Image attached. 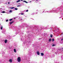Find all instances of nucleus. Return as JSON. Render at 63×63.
Listing matches in <instances>:
<instances>
[{"label": "nucleus", "mask_w": 63, "mask_h": 63, "mask_svg": "<svg viewBox=\"0 0 63 63\" xmlns=\"http://www.w3.org/2000/svg\"><path fill=\"white\" fill-rule=\"evenodd\" d=\"M52 41L53 42H54V39H53L52 40Z\"/></svg>", "instance_id": "f8f14e48"}, {"label": "nucleus", "mask_w": 63, "mask_h": 63, "mask_svg": "<svg viewBox=\"0 0 63 63\" xmlns=\"http://www.w3.org/2000/svg\"><path fill=\"white\" fill-rule=\"evenodd\" d=\"M14 21H15L13 20L12 22H9V23H10V25L12 24V23H13Z\"/></svg>", "instance_id": "f03ea898"}, {"label": "nucleus", "mask_w": 63, "mask_h": 63, "mask_svg": "<svg viewBox=\"0 0 63 63\" xmlns=\"http://www.w3.org/2000/svg\"><path fill=\"white\" fill-rule=\"evenodd\" d=\"M15 10H17V8H15Z\"/></svg>", "instance_id": "a211bd4d"}, {"label": "nucleus", "mask_w": 63, "mask_h": 63, "mask_svg": "<svg viewBox=\"0 0 63 63\" xmlns=\"http://www.w3.org/2000/svg\"><path fill=\"white\" fill-rule=\"evenodd\" d=\"M13 20V19H9V21H11V20Z\"/></svg>", "instance_id": "9b49d317"}, {"label": "nucleus", "mask_w": 63, "mask_h": 63, "mask_svg": "<svg viewBox=\"0 0 63 63\" xmlns=\"http://www.w3.org/2000/svg\"><path fill=\"white\" fill-rule=\"evenodd\" d=\"M20 5H19L17 6V7H20Z\"/></svg>", "instance_id": "412c9836"}, {"label": "nucleus", "mask_w": 63, "mask_h": 63, "mask_svg": "<svg viewBox=\"0 0 63 63\" xmlns=\"http://www.w3.org/2000/svg\"><path fill=\"white\" fill-rule=\"evenodd\" d=\"M63 40V38H62L61 40V41H62Z\"/></svg>", "instance_id": "393cba45"}, {"label": "nucleus", "mask_w": 63, "mask_h": 63, "mask_svg": "<svg viewBox=\"0 0 63 63\" xmlns=\"http://www.w3.org/2000/svg\"><path fill=\"white\" fill-rule=\"evenodd\" d=\"M20 0H18V1H16V3H18V2H20Z\"/></svg>", "instance_id": "9d476101"}, {"label": "nucleus", "mask_w": 63, "mask_h": 63, "mask_svg": "<svg viewBox=\"0 0 63 63\" xmlns=\"http://www.w3.org/2000/svg\"><path fill=\"white\" fill-rule=\"evenodd\" d=\"M17 61L18 62H20L21 61V58L20 57H18L17 58Z\"/></svg>", "instance_id": "f257e3e1"}, {"label": "nucleus", "mask_w": 63, "mask_h": 63, "mask_svg": "<svg viewBox=\"0 0 63 63\" xmlns=\"http://www.w3.org/2000/svg\"><path fill=\"white\" fill-rule=\"evenodd\" d=\"M14 52H16V49H14Z\"/></svg>", "instance_id": "423d86ee"}, {"label": "nucleus", "mask_w": 63, "mask_h": 63, "mask_svg": "<svg viewBox=\"0 0 63 63\" xmlns=\"http://www.w3.org/2000/svg\"><path fill=\"white\" fill-rule=\"evenodd\" d=\"M7 41H8V40H7L5 39L4 41V42H5V43H7Z\"/></svg>", "instance_id": "7ed1b4c3"}, {"label": "nucleus", "mask_w": 63, "mask_h": 63, "mask_svg": "<svg viewBox=\"0 0 63 63\" xmlns=\"http://www.w3.org/2000/svg\"><path fill=\"white\" fill-rule=\"evenodd\" d=\"M9 21V20H6V22H7V21Z\"/></svg>", "instance_id": "b1692460"}, {"label": "nucleus", "mask_w": 63, "mask_h": 63, "mask_svg": "<svg viewBox=\"0 0 63 63\" xmlns=\"http://www.w3.org/2000/svg\"><path fill=\"white\" fill-rule=\"evenodd\" d=\"M26 12H28V10H27L26 11Z\"/></svg>", "instance_id": "4be33fe9"}, {"label": "nucleus", "mask_w": 63, "mask_h": 63, "mask_svg": "<svg viewBox=\"0 0 63 63\" xmlns=\"http://www.w3.org/2000/svg\"><path fill=\"white\" fill-rule=\"evenodd\" d=\"M9 61L10 62H12V61L11 59L9 60Z\"/></svg>", "instance_id": "1a4fd4ad"}, {"label": "nucleus", "mask_w": 63, "mask_h": 63, "mask_svg": "<svg viewBox=\"0 0 63 63\" xmlns=\"http://www.w3.org/2000/svg\"><path fill=\"white\" fill-rule=\"evenodd\" d=\"M61 50H62V51H63V48H62L61 49Z\"/></svg>", "instance_id": "aec40b11"}, {"label": "nucleus", "mask_w": 63, "mask_h": 63, "mask_svg": "<svg viewBox=\"0 0 63 63\" xmlns=\"http://www.w3.org/2000/svg\"><path fill=\"white\" fill-rule=\"evenodd\" d=\"M3 29V27L2 26L1 28V30H2Z\"/></svg>", "instance_id": "4468645a"}, {"label": "nucleus", "mask_w": 63, "mask_h": 63, "mask_svg": "<svg viewBox=\"0 0 63 63\" xmlns=\"http://www.w3.org/2000/svg\"><path fill=\"white\" fill-rule=\"evenodd\" d=\"M24 2H25L26 3H28V2H26V1L24 0L23 1Z\"/></svg>", "instance_id": "6e6552de"}, {"label": "nucleus", "mask_w": 63, "mask_h": 63, "mask_svg": "<svg viewBox=\"0 0 63 63\" xmlns=\"http://www.w3.org/2000/svg\"><path fill=\"white\" fill-rule=\"evenodd\" d=\"M21 15H24V14L23 13H22L21 14Z\"/></svg>", "instance_id": "5701e85b"}, {"label": "nucleus", "mask_w": 63, "mask_h": 63, "mask_svg": "<svg viewBox=\"0 0 63 63\" xmlns=\"http://www.w3.org/2000/svg\"><path fill=\"white\" fill-rule=\"evenodd\" d=\"M9 12L10 13H12V10L9 11Z\"/></svg>", "instance_id": "dca6fc26"}, {"label": "nucleus", "mask_w": 63, "mask_h": 63, "mask_svg": "<svg viewBox=\"0 0 63 63\" xmlns=\"http://www.w3.org/2000/svg\"><path fill=\"white\" fill-rule=\"evenodd\" d=\"M37 54L38 55H40V53H39V51H38L37 52Z\"/></svg>", "instance_id": "39448f33"}, {"label": "nucleus", "mask_w": 63, "mask_h": 63, "mask_svg": "<svg viewBox=\"0 0 63 63\" xmlns=\"http://www.w3.org/2000/svg\"><path fill=\"white\" fill-rule=\"evenodd\" d=\"M15 7H10V9H13V8H14Z\"/></svg>", "instance_id": "ddd939ff"}, {"label": "nucleus", "mask_w": 63, "mask_h": 63, "mask_svg": "<svg viewBox=\"0 0 63 63\" xmlns=\"http://www.w3.org/2000/svg\"><path fill=\"white\" fill-rule=\"evenodd\" d=\"M54 46H55V45L54 44L53 45L52 47H54Z\"/></svg>", "instance_id": "6ab92c4d"}, {"label": "nucleus", "mask_w": 63, "mask_h": 63, "mask_svg": "<svg viewBox=\"0 0 63 63\" xmlns=\"http://www.w3.org/2000/svg\"><path fill=\"white\" fill-rule=\"evenodd\" d=\"M50 37L51 38H52V34L50 35Z\"/></svg>", "instance_id": "2eb2a0df"}, {"label": "nucleus", "mask_w": 63, "mask_h": 63, "mask_svg": "<svg viewBox=\"0 0 63 63\" xmlns=\"http://www.w3.org/2000/svg\"><path fill=\"white\" fill-rule=\"evenodd\" d=\"M51 41V38L49 39V42H50Z\"/></svg>", "instance_id": "0eeeda50"}, {"label": "nucleus", "mask_w": 63, "mask_h": 63, "mask_svg": "<svg viewBox=\"0 0 63 63\" xmlns=\"http://www.w3.org/2000/svg\"><path fill=\"white\" fill-rule=\"evenodd\" d=\"M2 13H5V12L3 11L2 12Z\"/></svg>", "instance_id": "f3484780"}, {"label": "nucleus", "mask_w": 63, "mask_h": 63, "mask_svg": "<svg viewBox=\"0 0 63 63\" xmlns=\"http://www.w3.org/2000/svg\"><path fill=\"white\" fill-rule=\"evenodd\" d=\"M21 1H23V0H21Z\"/></svg>", "instance_id": "bb28decb"}, {"label": "nucleus", "mask_w": 63, "mask_h": 63, "mask_svg": "<svg viewBox=\"0 0 63 63\" xmlns=\"http://www.w3.org/2000/svg\"><path fill=\"white\" fill-rule=\"evenodd\" d=\"M41 56H44V54L43 53H41Z\"/></svg>", "instance_id": "20e7f679"}, {"label": "nucleus", "mask_w": 63, "mask_h": 63, "mask_svg": "<svg viewBox=\"0 0 63 63\" xmlns=\"http://www.w3.org/2000/svg\"><path fill=\"white\" fill-rule=\"evenodd\" d=\"M36 0V1H38V0Z\"/></svg>", "instance_id": "cd10ccee"}, {"label": "nucleus", "mask_w": 63, "mask_h": 63, "mask_svg": "<svg viewBox=\"0 0 63 63\" xmlns=\"http://www.w3.org/2000/svg\"><path fill=\"white\" fill-rule=\"evenodd\" d=\"M8 4H10V2H8Z\"/></svg>", "instance_id": "a878e982"}]
</instances>
